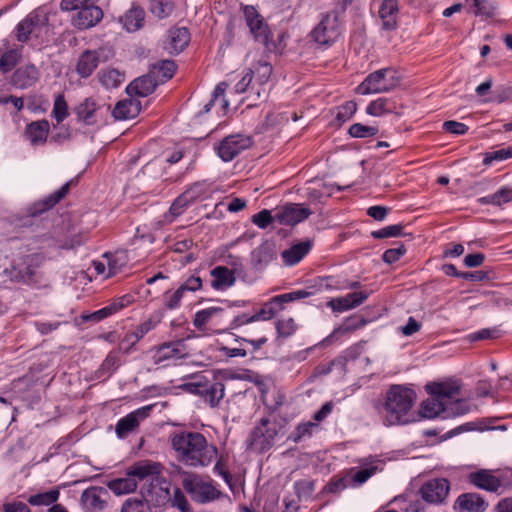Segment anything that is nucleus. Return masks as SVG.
Wrapping results in <instances>:
<instances>
[{"mask_svg":"<svg viewBox=\"0 0 512 512\" xmlns=\"http://www.w3.org/2000/svg\"><path fill=\"white\" fill-rule=\"evenodd\" d=\"M171 446L177 459L190 467H207L218 455L216 446L208 443L206 437L199 432L174 433L171 436Z\"/></svg>","mask_w":512,"mask_h":512,"instance_id":"obj_1","label":"nucleus"},{"mask_svg":"<svg viewBox=\"0 0 512 512\" xmlns=\"http://www.w3.org/2000/svg\"><path fill=\"white\" fill-rule=\"evenodd\" d=\"M272 71V65L267 61L252 63L233 79V93L244 95L241 102L247 101L249 107L255 106L258 101L265 100L269 95Z\"/></svg>","mask_w":512,"mask_h":512,"instance_id":"obj_2","label":"nucleus"},{"mask_svg":"<svg viewBox=\"0 0 512 512\" xmlns=\"http://www.w3.org/2000/svg\"><path fill=\"white\" fill-rule=\"evenodd\" d=\"M416 401V392L406 385H392L385 394L382 421L387 427L405 425L416 419L411 410Z\"/></svg>","mask_w":512,"mask_h":512,"instance_id":"obj_3","label":"nucleus"},{"mask_svg":"<svg viewBox=\"0 0 512 512\" xmlns=\"http://www.w3.org/2000/svg\"><path fill=\"white\" fill-rule=\"evenodd\" d=\"M460 386L456 381L430 383L426 385L429 398L419 408V415L424 419H447V401L459 395Z\"/></svg>","mask_w":512,"mask_h":512,"instance_id":"obj_4","label":"nucleus"},{"mask_svg":"<svg viewBox=\"0 0 512 512\" xmlns=\"http://www.w3.org/2000/svg\"><path fill=\"white\" fill-rule=\"evenodd\" d=\"M99 0H61L62 11H77L71 19L72 25L80 30L96 26L103 18V11L97 5Z\"/></svg>","mask_w":512,"mask_h":512,"instance_id":"obj_5","label":"nucleus"},{"mask_svg":"<svg viewBox=\"0 0 512 512\" xmlns=\"http://www.w3.org/2000/svg\"><path fill=\"white\" fill-rule=\"evenodd\" d=\"M228 311L219 306H210L194 314L192 324L202 336L227 332Z\"/></svg>","mask_w":512,"mask_h":512,"instance_id":"obj_6","label":"nucleus"},{"mask_svg":"<svg viewBox=\"0 0 512 512\" xmlns=\"http://www.w3.org/2000/svg\"><path fill=\"white\" fill-rule=\"evenodd\" d=\"M182 486L190 498L200 504L217 500L221 492L210 477L196 473H186L182 478Z\"/></svg>","mask_w":512,"mask_h":512,"instance_id":"obj_7","label":"nucleus"},{"mask_svg":"<svg viewBox=\"0 0 512 512\" xmlns=\"http://www.w3.org/2000/svg\"><path fill=\"white\" fill-rule=\"evenodd\" d=\"M281 428L276 420L262 418L247 439L248 448L257 453L267 452L274 446Z\"/></svg>","mask_w":512,"mask_h":512,"instance_id":"obj_8","label":"nucleus"},{"mask_svg":"<svg viewBox=\"0 0 512 512\" xmlns=\"http://www.w3.org/2000/svg\"><path fill=\"white\" fill-rule=\"evenodd\" d=\"M400 77L393 68H382L370 73L356 88L360 95L384 93L399 84Z\"/></svg>","mask_w":512,"mask_h":512,"instance_id":"obj_9","label":"nucleus"},{"mask_svg":"<svg viewBox=\"0 0 512 512\" xmlns=\"http://www.w3.org/2000/svg\"><path fill=\"white\" fill-rule=\"evenodd\" d=\"M129 263V254L125 249H118L113 252H105L101 259L93 260L90 269L96 275L108 279L124 271Z\"/></svg>","mask_w":512,"mask_h":512,"instance_id":"obj_10","label":"nucleus"},{"mask_svg":"<svg viewBox=\"0 0 512 512\" xmlns=\"http://www.w3.org/2000/svg\"><path fill=\"white\" fill-rule=\"evenodd\" d=\"M342 33V26L336 11H329L321 15L317 26L311 31V38L321 46H331Z\"/></svg>","mask_w":512,"mask_h":512,"instance_id":"obj_11","label":"nucleus"},{"mask_svg":"<svg viewBox=\"0 0 512 512\" xmlns=\"http://www.w3.org/2000/svg\"><path fill=\"white\" fill-rule=\"evenodd\" d=\"M14 32L16 39L21 43H26L31 36L42 37L43 33L48 32V18L33 11L16 25Z\"/></svg>","mask_w":512,"mask_h":512,"instance_id":"obj_12","label":"nucleus"},{"mask_svg":"<svg viewBox=\"0 0 512 512\" xmlns=\"http://www.w3.org/2000/svg\"><path fill=\"white\" fill-rule=\"evenodd\" d=\"M243 15L250 34L256 42L265 46L270 41V31L263 17L258 13L254 6L246 5L243 7Z\"/></svg>","mask_w":512,"mask_h":512,"instance_id":"obj_13","label":"nucleus"},{"mask_svg":"<svg viewBox=\"0 0 512 512\" xmlns=\"http://www.w3.org/2000/svg\"><path fill=\"white\" fill-rule=\"evenodd\" d=\"M311 210L300 203H287L275 210V221L280 225L294 226L311 215Z\"/></svg>","mask_w":512,"mask_h":512,"instance_id":"obj_14","label":"nucleus"},{"mask_svg":"<svg viewBox=\"0 0 512 512\" xmlns=\"http://www.w3.org/2000/svg\"><path fill=\"white\" fill-rule=\"evenodd\" d=\"M251 144V138L248 136L242 134L229 135L219 143L217 154L224 162H229L249 148Z\"/></svg>","mask_w":512,"mask_h":512,"instance_id":"obj_15","label":"nucleus"},{"mask_svg":"<svg viewBox=\"0 0 512 512\" xmlns=\"http://www.w3.org/2000/svg\"><path fill=\"white\" fill-rule=\"evenodd\" d=\"M154 405L142 406L126 416L120 418L115 426V433L119 439L126 438L130 433L134 432L142 421L150 416Z\"/></svg>","mask_w":512,"mask_h":512,"instance_id":"obj_16","label":"nucleus"},{"mask_svg":"<svg viewBox=\"0 0 512 512\" xmlns=\"http://www.w3.org/2000/svg\"><path fill=\"white\" fill-rule=\"evenodd\" d=\"M188 356L185 344L182 341L171 342L160 346L154 356V362L158 365H177Z\"/></svg>","mask_w":512,"mask_h":512,"instance_id":"obj_17","label":"nucleus"},{"mask_svg":"<svg viewBox=\"0 0 512 512\" xmlns=\"http://www.w3.org/2000/svg\"><path fill=\"white\" fill-rule=\"evenodd\" d=\"M450 489L449 481L445 478H434L426 481L420 488L419 493L424 501L430 504H441L448 496Z\"/></svg>","mask_w":512,"mask_h":512,"instance_id":"obj_18","label":"nucleus"},{"mask_svg":"<svg viewBox=\"0 0 512 512\" xmlns=\"http://www.w3.org/2000/svg\"><path fill=\"white\" fill-rule=\"evenodd\" d=\"M161 465L157 462L149 460H142L134 463L128 470L127 475H130L136 481H147L153 483L161 474Z\"/></svg>","mask_w":512,"mask_h":512,"instance_id":"obj_19","label":"nucleus"},{"mask_svg":"<svg viewBox=\"0 0 512 512\" xmlns=\"http://www.w3.org/2000/svg\"><path fill=\"white\" fill-rule=\"evenodd\" d=\"M210 286L213 290L224 292L234 286L236 282L235 272L226 266L218 265L210 272Z\"/></svg>","mask_w":512,"mask_h":512,"instance_id":"obj_20","label":"nucleus"},{"mask_svg":"<svg viewBox=\"0 0 512 512\" xmlns=\"http://www.w3.org/2000/svg\"><path fill=\"white\" fill-rule=\"evenodd\" d=\"M106 495L107 491L103 487H89L81 495V506L86 512L101 511L106 506V500L103 498Z\"/></svg>","mask_w":512,"mask_h":512,"instance_id":"obj_21","label":"nucleus"},{"mask_svg":"<svg viewBox=\"0 0 512 512\" xmlns=\"http://www.w3.org/2000/svg\"><path fill=\"white\" fill-rule=\"evenodd\" d=\"M105 50H85L81 53L76 64V71L82 78H87L96 70L104 56Z\"/></svg>","mask_w":512,"mask_h":512,"instance_id":"obj_22","label":"nucleus"},{"mask_svg":"<svg viewBox=\"0 0 512 512\" xmlns=\"http://www.w3.org/2000/svg\"><path fill=\"white\" fill-rule=\"evenodd\" d=\"M72 182V180L66 182L59 189H57L50 195L42 198L39 201L34 202L31 206H29L28 214L34 217L55 206L61 199H63L66 196Z\"/></svg>","mask_w":512,"mask_h":512,"instance_id":"obj_23","label":"nucleus"},{"mask_svg":"<svg viewBox=\"0 0 512 512\" xmlns=\"http://www.w3.org/2000/svg\"><path fill=\"white\" fill-rule=\"evenodd\" d=\"M39 70L34 64L18 67L11 76V85L17 89H27L39 79Z\"/></svg>","mask_w":512,"mask_h":512,"instance_id":"obj_24","label":"nucleus"},{"mask_svg":"<svg viewBox=\"0 0 512 512\" xmlns=\"http://www.w3.org/2000/svg\"><path fill=\"white\" fill-rule=\"evenodd\" d=\"M368 297V292H352L344 297L332 298L330 301H328L327 306L330 307L334 312L341 313L360 306L367 300Z\"/></svg>","mask_w":512,"mask_h":512,"instance_id":"obj_25","label":"nucleus"},{"mask_svg":"<svg viewBox=\"0 0 512 512\" xmlns=\"http://www.w3.org/2000/svg\"><path fill=\"white\" fill-rule=\"evenodd\" d=\"M37 258L36 255H27L23 258V261L12 267L11 270H5L14 282L29 284L33 281L35 274V266L33 262Z\"/></svg>","mask_w":512,"mask_h":512,"instance_id":"obj_26","label":"nucleus"},{"mask_svg":"<svg viewBox=\"0 0 512 512\" xmlns=\"http://www.w3.org/2000/svg\"><path fill=\"white\" fill-rule=\"evenodd\" d=\"M190 42V33L185 27H172L168 31L165 49L170 54H179Z\"/></svg>","mask_w":512,"mask_h":512,"instance_id":"obj_27","label":"nucleus"},{"mask_svg":"<svg viewBox=\"0 0 512 512\" xmlns=\"http://www.w3.org/2000/svg\"><path fill=\"white\" fill-rule=\"evenodd\" d=\"M469 482L479 489L488 492H497L501 487V481L490 470H478L468 476Z\"/></svg>","mask_w":512,"mask_h":512,"instance_id":"obj_28","label":"nucleus"},{"mask_svg":"<svg viewBox=\"0 0 512 512\" xmlns=\"http://www.w3.org/2000/svg\"><path fill=\"white\" fill-rule=\"evenodd\" d=\"M141 111V103L136 98H128L119 101L112 114L116 120H129L137 117Z\"/></svg>","mask_w":512,"mask_h":512,"instance_id":"obj_29","label":"nucleus"},{"mask_svg":"<svg viewBox=\"0 0 512 512\" xmlns=\"http://www.w3.org/2000/svg\"><path fill=\"white\" fill-rule=\"evenodd\" d=\"M399 6L397 0H383L379 8L382 27L385 30H394L397 26Z\"/></svg>","mask_w":512,"mask_h":512,"instance_id":"obj_30","label":"nucleus"},{"mask_svg":"<svg viewBox=\"0 0 512 512\" xmlns=\"http://www.w3.org/2000/svg\"><path fill=\"white\" fill-rule=\"evenodd\" d=\"M5 51L0 55V72L8 73L22 58V46H8V41H2Z\"/></svg>","mask_w":512,"mask_h":512,"instance_id":"obj_31","label":"nucleus"},{"mask_svg":"<svg viewBox=\"0 0 512 512\" xmlns=\"http://www.w3.org/2000/svg\"><path fill=\"white\" fill-rule=\"evenodd\" d=\"M455 508L460 512H484L486 503L476 493H464L458 496Z\"/></svg>","mask_w":512,"mask_h":512,"instance_id":"obj_32","label":"nucleus"},{"mask_svg":"<svg viewBox=\"0 0 512 512\" xmlns=\"http://www.w3.org/2000/svg\"><path fill=\"white\" fill-rule=\"evenodd\" d=\"M158 85L152 74L139 77L127 86V93L130 96L146 97L153 93Z\"/></svg>","mask_w":512,"mask_h":512,"instance_id":"obj_33","label":"nucleus"},{"mask_svg":"<svg viewBox=\"0 0 512 512\" xmlns=\"http://www.w3.org/2000/svg\"><path fill=\"white\" fill-rule=\"evenodd\" d=\"M159 490L163 494V500H156L158 505L164 504L167 500L171 502L172 507L177 508L180 512H192L187 498L180 488H175L172 496H170V492L167 487H160Z\"/></svg>","mask_w":512,"mask_h":512,"instance_id":"obj_34","label":"nucleus"},{"mask_svg":"<svg viewBox=\"0 0 512 512\" xmlns=\"http://www.w3.org/2000/svg\"><path fill=\"white\" fill-rule=\"evenodd\" d=\"M310 249V241H304L294 244L289 249L284 250L281 253V256L286 265L293 266L299 263Z\"/></svg>","mask_w":512,"mask_h":512,"instance_id":"obj_35","label":"nucleus"},{"mask_svg":"<svg viewBox=\"0 0 512 512\" xmlns=\"http://www.w3.org/2000/svg\"><path fill=\"white\" fill-rule=\"evenodd\" d=\"M145 12L140 7H132L122 17L123 27L128 32H135L143 27Z\"/></svg>","mask_w":512,"mask_h":512,"instance_id":"obj_36","label":"nucleus"},{"mask_svg":"<svg viewBox=\"0 0 512 512\" xmlns=\"http://www.w3.org/2000/svg\"><path fill=\"white\" fill-rule=\"evenodd\" d=\"M49 127L46 120L32 122L27 126L25 135L32 144H40L46 141Z\"/></svg>","mask_w":512,"mask_h":512,"instance_id":"obj_37","label":"nucleus"},{"mask_svg":"<svg viewBox=\"0 0 512 512\" xmlns=\"http://www.w3.org/2000/svg\"><path fill=\"white\" fill-rule=\"evenodd\" d=\"M97 103L93 98H86L76 108L75 113L79 121L84 122L87 125L96 123V111Z\"/></svg>","mask_w":512,"mask_h":512,"instance_id":"obj_38","label":"nucleus"},{"mask_svg":"<svg viewBox=\"0 0 512 512\" xmlns=\"http://www.w3.org/2000/svg\"><path fill=\"white\" fill-rule=\"evenodd\" d=\"M106 485L117 496L133 493L137 489L136 479L127 474L126 477L108 481Z\"/></svg>","mask_w":512,"mask_h":512,"instance_id":"obj_39","label":"nucleus"},{"mask_svg":"<svg viewBox=\"0 0 512 512\" xmlns=\"http://www.w3.org/2000/svg\"><path fill=\"white\" fill-rule=\"evenodd\" d=\"M203 390L204 391L202 392L201 397L211 407H216L225 395V387L220 382L210 383L206 381Z\"/></svg>","mask_w":512,"mask_h":512,"instance_id":"obj_40","label":"nucleus"},{"mask_svg":"<svg viewBox=\"0 0 512 512\" xmlns=\"http://www.w3.org/2000/svg\"><path fill=\"white\" fill-rule=\"evenodd\" d=\"M279 298L280 295L274 296L254 313L256 322L270 320L283 309L284 304L282 300H279Z\"/></svg>","mask_w":512,"mask_h":512,"instance_id":"obj_41","label":"nucleus"},{"mask_svg":"<svg viewBox=\"0 0 512 512\" xmlns=\"http://www.w3.org/2000/svg\"><path fill=\"white\" fill-rule=\"evenodd\" d=\"M176 68L177 66L174 61L163 60L154 64L150 73L157 83H164L173 77Z\"/></svg>","mask_w":512,"mask_h":512,"instance_id":"obj_42","label":"nucleus"},{"mask_svg":"<svg viewBox=\"0 0 512 512\" xmlns=\"http://www.w3.org/2000/svg\"><path fill=\"white\" fill-rule=\"evenodd\" d=\"M479 203L483 205L502 206L512 201V188L501 187L495 193L479 198Z\"/></svg>","mask_w":512,"mask_h":512,"instance_id":"obj_43","label":"nucleus"},{"mask_svg":"<svg viewBox=\"0 0 512 512\" xmlns=\"http://www.w3.org/2000/svg\"><path fill=\"white\" fill-rule=\"evenodd\" d=\"M191 205L190 201L182 193L171 204L168 212L163 215L165 223H172L176 218L181 216Z\"/></svg>","mask_w":512,"mask_h":512,"instance_id":"obj_44","label":"nucleus"},{"mask_svg":"<svg viewBox=\"0 0 512 512\" xmlns=\"http://www.w3.org/2000/svg\"><path fill=\"white\" fill-rule=\"evenodd\" d=\"M474 408L475 407L470 402L466 400H459L455 397L447 401L446 417L447 419L460 417L472 412Z\"/></svg>","mask_w":512,"mask_h":512,"instance_id":"obj_45","label":"nucleus"},{"mask_svg":"<svg viewBox=\"0 0 512 512\" xmlns=\"http://www.w3.org/2000/svg\"><path fill=\"white\" fill-rule=\"evenodd\" d=\"M210 192V184L207 181H199L189 186L183 194L192 204L198 199L206 198Z\"/></svg>","mask_w":512,"mask_h":512,"instance_id":"obj_46","label":"nucleus"},{"mask_svg":"<svg viewBox=\"0 0 512 512\" xmlns=\"http://www.w3.org/2000/svg\"><path fill=\"white\" fill-rule=\"evenodd\" d=\"M317 427L318 424L312 421L300 423L290 433V435L288 436V440L294 443H299L307 438H310Z\"/></svg>","mask_w":512,"mask_h":512,"instance_id":"obj_47","label":"nucleus"},{"mask_svg":"<svg viewBox=\"0 0 512 512\" xmlns=\"http://www.w3.org/2000/svg\"><path fill=\"white\" fill-rule=\"evenodd\" d=\"M99 80L107 89L118 87L124 81V74L114 68L103 70L99 75Z\"/></svg>","mask_w":512,"mask_h":512,"instance_id":"obj_48","label":"nucleus"},{"mask_svg":"<svg viewBox=\"0 0 512 512\" xmlns=\"http://www.w3.org/2000/svg\"><path fill=\"white\" fill-rule=\"evenodd\" d=\"M149 10L158 19L169 17L173 11V4L165 0H149Z\"/></svg>","mask_w":512,"mask_h":512,"instance_id":"obj_49","label":"nucleus"},{"mask_svg":"<svg viewBox=\"0 0 512 512\" xmlns=\"http://www.w3.org/2000/svg\"><path fill=\"white\" fill-rule=\"evenodd\" d=\"M185 296L186 294L180 287L174 291H166L163 295V306L167 310L179 309Z\"/></svg>","mask_w":512,"mask_h":512,"instance_id":"obj_50","label":"nucleus"},{"mask_svg":"<svg viewBox=\"0 0 512 512\" xmlns=\"http://www.w3.org/2000/svg\"><path fill=\"white\" fill-rule=\"evenodd\" d=\"M59 498L58 490H49L30 496L29 503L36 506H49L56 502Z\"/></svg>","mask_w":512,"mask_h":512,"instance_id":"obj_51","label":"nucleus"},{"mask_svg":"<svg viewBox=\"0 0 512 512\" xmlns=\"http://www.w3.org/2000/svg\"><path fill=\"white\" fill-rule=\"evenodd\" d=\"M378 128L375 126L354 123L348 129V134L353 138H371L377 135Z\"/></svg>","mask_w":512,"mask_h":512,"instance_id":"obj_52","label":"nucleus"},{"mask_svg":"<svg viewBox=\"0 0 512 512\" xmlns=\"http://www.w3.org/2000/svg\"><path fill=\"white\" fill-rule=\"evenodd\" d=\"M121 512H152L148 501L131 497L121 507Z\"/></svg>","mask_w":512,"mask_h":512,"instance_id":"obj_53","label":"nucleus"},{"mask_svg":"<svg viewBox=\"0 0 512 512\" xmlns=\"http://www.w3.org/2000/svg\"><path fill=\"white\" fill-rule=\"evenodd\" d=\"M69 115L68 105L64 95L58 94L54 99L52 116L57 123L63 122Z\"/></svg>","mask_w":512,"mask_h":512,"instance_id":"obj_54","label":"nucleus"},{"mask_svg":"<svg viewBox=\"0 0 512 512\" xmlns=\"http://www.w3.org/2000/svg\"><path fill=\"white\" fill-rule=\"evenodd\" d=\"M294 490L299 500H307L314 492V482L308 479L295 481Z\"/></svg>","mask_w":512,"mask_h":512,"instance_id":"obj_55","label":"nucleus"},{"mask_svg":"<svg viewBox=\"0 0 512 512\" xmlns=\"http://www.w3.org/2000/svg\"><path fill=\"white\" fill-rule=\"evenodd\" d=\"M512 157V146L498 149L485 154L483 164L491 165L494 162H500Z\"/></svg>","mask_w":512,"mask_h":512,"instance_id":"obj_56","label":"nucleus"},{"mask_svg":"<svg viewBox=\"0 0 512 512\" xmlns=\"http://www.w3.org/2000/svg\"><path fill=\"white\" fill-rule=\"evenodd\" d=\"M387 103L388 100L386 98H377L368 104L366 107V113L373 117H380L390 111L387 107Z\"/></svg>","mask_w":512,"mask_h":512,"instance_id":"obj_57","label":"nucleus"},{"mask_svg":"<svg viewBox=\"0 0 512 512\" xmlns=\"http://www.w3.org/2000/svg\"><path fill=\"white\" fill-rule=\"evenodd\" d=\"M227 88L226 82L219 83L213 92L212 99L204 106V111L209 112L211 107L221 98V105L225 109L228 107L229 102L224 98V94Z\"/></svg>","mask_w":512,"mask_h":512,"instance_id":"obj_58","label":"nucleus"},{"mask_svg":"<svg viewBox=\"0 0 512 512\" xmlns=\"http://www.w3.org/2000/svg\"><path fill=\"white\" fill-rule=\"evenodd\" d=\"M276 330L279 336L287 338L296 332L297 325L293 318H283L277 321Z\"/></svg>","mask_w":512,"mask_h":512,"instance_id":"obj_59","label":"nucleus"},{"mask_svg":"<svg viewBox=\"0 0 512 512\" xmlns=\"http://www.w3.org/2000/svg\"><path fill=\"white\" fill-rule=\"evenodd\" d=\"M256 322L254 313H241L239 315L234 316L231 320L227 318V332L230 330L238 329L244 325Z\"/></svg>","mask_w":512,"mask_h":512,"instance_id":"obj_60","label":"nucleus"},{"mask_svg":"<svg viewBox=\"0 0 512 512\" xmlns=\"http://www.w3.org/2000/svg\"><path fill=\"white\" fill-rule=\"evenodd\" d=\"M403 226L401 224H394L383 227L379 230L372 232V237L375 239H384L389 237H397L402 235Z\"/></svg>","mask_w":512,"mask_h":512,"instance_id":"obj_61","label":"nucleus"},{"mask_svg":"<svg viewBox=\"0 0 512 512\" xmlns=\"http://www.w3.org/2000/svg\"><path fill=\"white\" fill-rule=\"evenodd\" d=\"M357 111V104L354 101H347L337 109L336 119L339 122L348 121Z\"/></svg>","mask_w":512,"mask_h":512,"instance_id":"obj_62","label":"nucleus"},{"mask_svg":"<svg viewBox=\"0 0 512 512\" xmlns=\"http://www.w3.org/2000/svg\"><path fill=\"white\" fill-rule=\"evenodd\" d=\"M273 221H275V213L272 214L267 209H263L252 216V223L261 229L267 228Z\"/></svg>","mask_w":512,"mask_h":512,"instance_id":"obj_63","label":"nucleus"},{"mask_svg":"<svg viewBox=\"0 0 512 512\" xmlns=\"http://www.w3.org/2000/svg\"><path fill=\"white\" fill-rule=\"evenodd\" d=\"M376 472L375 467L363 468L354 473L351 480H349L350 486L359 487L364 484L372 475Z\"/></svg>","mask_w":512,"mask_h":512,"instance_id":"obj_64","label":"nucleus"}]
</instances>
